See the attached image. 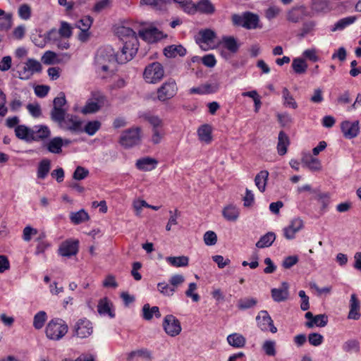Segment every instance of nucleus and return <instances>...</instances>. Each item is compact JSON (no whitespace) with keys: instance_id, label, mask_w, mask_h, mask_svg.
Masks as SVG:
<instances>
[{"instance_id":"f257e3e1","label":"nucleus","mask_w":361,"mask_h":361,"mask_svg":"<svg viewBox=\"0 0 361 361\" xmlns=\"http://www.w3.org/2000/svg\"><path fill=\"white\" fill-rule=\"evenodd\" d=\"M115 52L112 47H106L99 49L94 57V68L103 78L107 74L111 66L116 62Z\"/></svg>"},{"instance_id":"f03ea898","label":"nucleus","mask_w":361,"mask_h":361,"mask_svg":"<svg viewBox=\"0 0 361 361\" xmlns=\"http://www.w3.org/2000/svg\"><path fill=\"white\" fill-rule=\"evenodd\" d=\"M51 121L57 123L58 126L62 130L70 131L72 133L82 132V121L76 115L66 112L59 120Z\"/></svg>"},{"instance_id":"7ed1b4c3","label":"nucleus","mask_w":361,"mask_h":361,"mask_svg":"<svg viewBox=\"0 0 361 361\" xmlns=\"http://www.w3.org/2000/svg\"><path fill=\"white\" fill-rule=\"evenodd\" d=\"M138 39L133 38L132 40L125 41L121 51L115 53L116 62L123 64L132 60L138 50Z\"/></svg>"},{"instance_id":"20e7f679","label":"nucleus","mask_w":361,"mask_h":361,"mask_svg":"<svg viewBox=\"0 0 361 361\" xmlns=\"http://www.w3.org/2000/svg\"><path fill=\"white\" fill-rule=\"evenodd\" d=\"M68 329V325L65 321L59 318H55L48 323L45 332L49 338L59 341L66 335Z\"/></svg>"},{"instance_id":"39448f33","label":"nucleus","mask_w":361,"mask_h":361,"mask_svg":"<svg viewBox=\"0 0 361 361\" xmlns=\"http://www.w3.org/2000/svg\"><path fill=\"white\" fill-rule=\"evenodd\" d=\"M140 128H131L124 130L121 135L119 143L125 148H130L140 142Z\"/></svg>"},{"instance_id":"423d86ee","label":"nucleus","mask_w":361,"mask_h":361,"mask_svg":"<svg viewBox=\"0 0 361 361\" xmlns=\"http://www.w3.org/2000/svg\"><path fill=\"white\" fill-rule=\"evenodd\" d=\"M163 66L158 62H154L147 66L144 71V78L147 82L156 83L164 76Z\"/></svg>"},{"instance_id":"0eeeda50","label":"nucleus","mask_w":361,"mask_h":361,"mask_svg":"<svg viewBox=\"0 0 361 361\" xmlns=\"http://www.w3.org/2000/svg\"><path fill=\"white\" fill-rule=\"evenodd\" d=\"M177 91L176 81L173 79H169L157 89V99L161 102L167 101L173 97Z\"/></svg>"},{"instance_id":"6e6552de","label":"nucleus","mask_w":361,"mask_h":361,"mask_svg":"<svg viewBox=\"0 0 361 361\" xmlns=\"http://www.w3.org/2000/svg\"><path fill=\"white\" fill-rule=\"evenodd\" d=\"M105 97L100 92L92 94V98L87 101L85 105L82 107L81 112L83 114H94L99 111L104 104Z\"/></svg>"},{"instance_id":"1a4fd4ad","label":"nucleus","mask_w":361,"mask_h":361,"mask_svg":"<svg viewBox=\"0 0 361 361\" xmlns=\"http://www.w3.org/2000/svg\"><path fill=\"white\" fill-rule=\"evenodd\" d=\"M42 64L34 59H28L23 70L19 71L18 78L23 80H27L31 78L33 74L41 73Z\"/></svg>"},{"instance_id":"9d476101","label":"nucleus","mask_w":361,"mask_h":361,"mask_svg":"<svg viewBox=\"0 0 361 361\" xmlns=\"http://www.w3.org/2000/svg\"><path fill=\"white\" fill-rule=\"evenodd\" d=\"M307 15L305 6H295L286 11V20L290 23L298 24L302 22Z\"/></svg>"},{"instance_id":"9b49d317","label":"nucleus","mask_w":361,"mask_h":361,"mask_svg":"<svg viewBox=\"0 0 361 361\" xmlns=\"http://www.w3.org/2000/svg\"><path fill=\"white\" fill-rule=\"evenodd\" d=\"M163 327L165 332L171 336L178 335L182 329L180 322L172 314H168L164 317Z\"/></svg>"},{"instance_id":"f8f14e48","label":"nucleus","mask_w":361,"mask_h":361,"mask_svg":"<svg viewBox=\"0 0 361 361\" xmlns=\"http://www.w3.org/2000/svg\"><path fill=\"white\" fill-rule=\"evenodd\" d=\"M66 103L65 94L60 92L59 96L55 97L53 101L54 106L50 111L51 120H59L61 116L66 113V110L63 108Z\"/></svg>"},{"instance_id":"ddd939ff","label":"nucleus","mask_w":361,"mask_h":361,"mask_svg":"<svg viewBox=\"0 0 361 361\" xmlns=\"http://www.w3.org/2000/svg\"><path fill=\"white\" fill-rule=\"evenodd\" d=\"M79 241L77 240H67L63 242L59 249V254L63 257H71L78 252Z\"/></svg>"},{"instance_id":"4468645a","label":"nucleus","mask_w":361,"mask_h":361,"mask_svg":"<svg viewBox=\"0 0 361 361\" xmlns=\"http://www.w3.org/2000/svg\"><path fill=\"white\" fill-rule=\"evenodd\" d=\"M341 129L345 138L353 139L357 137L360 133L359 121H344L341 124Z\"/></svg>"},{"instance_id":"2eb2a0df","label":"nucleus","mask_w":361,"mask_h":361,"mask_svg":"<svg viewBox=\"0 0 361 361\" xmlns=\"http://www.w3.org/2000/svg\"><path fill=\"white\" fill-rule=\"evenodd\" d=\"M75 334L79 338H87L92 333V323L87 319H79L74 326Z\"/></svg>"},{"instance_id":"dca6fc26","label":"nucleus","mask_w":361,"mask_h":361,"mask_svg":"<svg viewBox=\"0 0 361 361\" xmlns=\"http://www.w3.org/2000/svg\"><path fill=\"white\" fill-rule=\"evenodd\" d=\"M32 130L33 133H31L32 141L39 142L43 141L45 142V140H47L51 136V130L47 126L38 125L35 126Z\"/></svg>"},{"instance_id":"f3484780","label":"nucleus","mask_w":361,"mask_h":361,"mask_svg":"<svg viewBox=\"0 0 361 361\" xmlns=\"http://www.w3.org/2000/svg\"><path fill=\"white\" fill-rule=\"evenodd\" d=\"M139 36L148 43H154L163 37V32L156 27L139 31Z\"/></svg>"},{"instance_id":"a211bd4d","label":"nucleus","mask_w":361,"mask_h":361,"mask_svg":"<svg viewBox=\"0 0 361 361\" xmlns=\"http://www.w3.org/2000/svg\"><path fill=\"white\" fill-rule=\"evenodd\" d=\"M303 227V221L300 218H295L290 221V224L283 228L284 237L288 240L295 238V233Z\"/></svg>"},{"instance_id":"6ab92c4d","label":"nucleus","mask_w":361,"mask_h":361,"mask_svg":"<svg viewBox=\"0 0 361 361\" xmlns=\"http://www.w3.org/2000/svg\"><path fill=\"white\" fill-rule=\"evenodd\" d=\"M43 147L52 154H61L63 147V139L61 137H54L44 142Z\"/></svg>"},{"instance_id":"aec40b11","label":"nucleus","mask_w":361,"mask_h":361,"mask_svg":"<svg viewBox=\"0 0 361 361\" xmlns=\"http://www.w3.org/2000/svg\"><path fill=\"white\" fill-rule=\"evenodd\" d=\"M271 293V297L275 302H280L285 301L288 299L289 295L288 283L283 282L281 288H272Z\"/></svg>"},{"instance_id":"412c9836","label":"nucleus","mask_w":361,"mask_h":361,"mask_svg":"<svg viewBox=\"0 0 361 361\" xmlns=\"http://www.w3.org/2000/svg\"><path fill=\"white\" fill-rule=\"evenodd\" d=\"M112 303L108 299V298L104 297L100 299L98 302L97 305V311L100 315H108L110 318L115 317V313L111 310Z\"/></svg>"},{"instance_id":"4be33fe9","label":"nucleus","mask_w":361,"mask_h":361,"mask_svg":"<svg viewBox=\"0 0 361 361\" xmlns=\"http://www.w3.org/2000/svg\"><path fill=\"white\" fill-rule=\"evenodd\" d=\"M164 54L167 58H175L178 56H184L186 54V49L181 44H172L164 49Z\"/></svg>"},{"instance_id":"5701e85b","label":"nucleus","mask_w":361,"mask_h":361,"mask_svg":"<svg viewBox=\"0 0 361 361\" xmlns=\"http://www.w3.org/2000/svg\"><path fill=\"white\" fill-rule=\"evenodd\" d=\"M258 327L263 331H267L269 324L272 322V319L266 310H261L256 317Z\"/></svg>"},{"instance_id":"b1692460","label":"nucleus","mask_w":361,"mask_h":361,"mask_svg":"<svg viewBox=\"0 0 361 361\" xmlns=\"http://www.w3.org/2000/svg\"><path fill=\"white\" fill-rule=\"evenodd\" d=\"M259 19L257 14L247 12L243 18L242 26L246 29H255L258 27Z\"/></svg>"},{"instance_id":"393cba45","label":"nucleus","mask_w":361,"mask_h":361,"mask_svg":"<svg viewBox=\"0 0 361 361\" xmlns=\"http://www.w3.org/2000/svg\"><path fill=\"white\" fill-rule=\"evenodd\" d=\"M157 164L156 159L150 157H144L137 160L136 167L143 171H149L155 169Z\"/></svg>"},{"instance_id":"a878e982","label":"nucleus","mask_w":361,"mask_h":361,"mask_svg":"<svg viewBox=\"0 0 361 361\" xmlns=\"http://www.w3.org/2000/svg\"><path fill=\"white\" fill-rule=\"evenodd\" d=\"M51 169V161L47 158L42 159L37 166V177L44 180L49 174Z\"/></svg>"},{"instance_id":"bb28decb","label":"nucleus","mask_w":361,"mask_h":361,"mask_svg":"<svg viewBox=\"0 0 361 361\" xmlns=\"http://www.w3.org/2000/svg\"><path fill=\"white\" fill-rule=\"evenodd\" d=\"M350 312L348 313V318L350 319L357 320L360 318V314L359 313L360 310V302L356 297L355 294H352L350 300Z\"/></svg>"},{"instance_id":"cd10ccee","label":"nucleus","mask_w":361,"mask_h":361,"mask_svg":"<svg viewBox=\"0 0 361 361\" xmlns=\"http://www.w3.org/2000/svg\"><path fill=\"white\" fill-rule=\"evenodd\" d=\"M302 163L312 171L321 169V163L317 158H314L310 154H305L302 158Z\"/></svg>"},{"instance_id":"c85d7f7f","label":"nucleus","mask_w":361,"mask_h":361,"mask_svg":"<svg viewBox=\"0 0 361 361\" xmlns=\"http://www.w3.org/2000/svg\"><path fill=\"white\" fill-rule=\"evenodd\" d=\"M31 133H33L32 128L27 127L25 125H18L15 128L16 136L26 142H32Z\"/></svg>"},{"instance_id":"c756f323","label":"nucleus","mask_w":361,"mask_h":361,"mask_svg":"<svg viewBox=\"0 0 361 361\" xmlns=\"http://www.w3.org/2000/svg\"><path fill=\"white\" fill-rule=\"evenodd\" d=\"M197 12L206 15H212L216 11L210 0H200L197 3Z\"/></svg>"},{"instance_id":"7c9ffc66","label":"nucleus","mask_w":361,"mask_h":361,"mask_svg":"<svg viewBox=\"0 0 361 361\" xmlns=\"http://www.w3.org/2000/svg\"><path fill=\"white\" fill-rule=\"evenodd\" d=\"M118 37L125 43L126 40H132L133 38L137 39L135 32L128 27L121 26L116 30Z\"/></svg>"},{"instance_id":"2f4dec72","label":"nucleus","mask_w":361,"mask_h":361,"mask_svg":"<svg viewBox=\"0 0 361 361\" xmlns=\"http://www.w3.org/2000/svg\"><path fill=\"white\" fill-rule=\"evenodd\" d=\"M227 341L230 345L236 348H240L245 346L246 339L243 335L233 333L227 336Z\"/></svg>"},{"instance_id":"473e14b6","label":"nucleus","mask_w":361,"mask_h":361,"mask_svg":"<svg viewBox=\"0 0 361 361\" xmlns=\"http://www.w3.org/2000/svg\"><path fill=\"white\" fill-rule=\"evenodd\" d=\"M153 315H154L157 318L161 317L159 308L157 306H153L151 307L148 303L145 304L142 307L143 319L149 321L152 319Z\"/></svg>"},{"instance_id":"72a5a7b5","label":"nucleus","mask_w":361,"mask_h":361,"mask_svg":"<svg viewBox=\"0 0 361 361\" xmlns=\"http://www.w3.org/2000/svg\"><path fill=\"white\" fill-rule=\"evenodd\" d=\"M289 138L283 132L280 131L278 137L277 150L280 155H284L287 152V147L289 145Z\"/></svg>"},{"instance_id":"f704fd0d","label":"nucleus","mask_w":361,"mask_h":361,"mask_svg":"<svg viewBox=\"0 0 361 361\" xmlns=\"http://www.w3.org/2000/svg\"><path fill=\"white\" fill-rule=\"evenodd\" d=\"M356 20V17L355 16H348V17H345V18H343L341 19H340L339 20H338L334 25V26H332L331 27V31L332 32H336V31H338V30H344L346 27L352 25L353 23H354Z\"/></svg>"},{"instance_id":"c9c22d12","label":"nucleus","mask_w":361,"mask_h":361,"mask_svg":"<svg viewBox=\"0 0 361 361\" xmlns=\"http://www.w3.org/2000/svg\"><path fill=\"white\" fill-rule=\"evenodd\" d=\"M276 239V234L274 232H268L262 235L256 243L258 248L270 247Z\"/></svg>"},{"instance_id":"e433bc0d","label":"nucleus","mask_w":361,"mask_h":361,"mask_svg":"<svg viewBox=\"0 0 361 361\" xmlns=\"http://www.w3.org/2000/svg\"><path fill=\"white\" fill-rule=\"evenodd\" d=\"M328 316L325 314H320L314 316L313 320L306 322L305 326L307 328H312L314 326L324 327L328 324Z\"/></svg>"},{"instance_id":"4c0bfd02","label":"nucleus","mask_w":361,"mask_h":361,"mask_svg":"<svg viewBox=\"0 0 361 361\" xmlns=\"http://www.w3.org/2000/svg\"><path fill=\"white\" fill-rule=\"evenodd\" d=\"M268 176H269V172L267 171H261L255 176V185L257 187L259 190L262 192L265 191Z\"/></svg>"},{"instance_id":"58836bf2","label":"nucleus","mask_w":361,"mask_h":361,"mask_svg":"<svg viewBox=\"0 0 361 361\" xmlns=\"http://www.w3.org/2000/svg\"><path fill=\"white\" fill-rule=\"evenodd\" d=\"M222 214L226 220L235 221L239 216V210L235 206L231 204L224 207Z\"/></svg>"},{"instance_id":"ea45409f","label":"nucleus","mask_w":361,"mask_h":361,"mask_svg":"<svg viewBox=\"0 0 361 361\" xmlns=\"http://www.w3.org/2000/svg\"><path fill=\"white\" fill-rule=\"evenodd\" d=\"M199 139L206 143L212 141V128L208 124L201 126L197 130Z\"/></svg>"},{"instance_id":"a19ab883","label":"nucleus","mask_w":361,"mask_h":361,"mask_svg":"<svg viewBox=\"0 0 361 361\" xmlns=\"http://www.w3.org/2000/svg\"><path fill=\"white\" fill-rule=\"evenodd\" d=\"M166 261L174 267H184L188 265L189 258L186 256L167 257Z\"/></svg>"},{"instance_id":"79ce46f5","label":"nucleus","mask_w":361,"mask_h":361,"mask_svg":"<svg viewBox=\"0 0 361 361\" xmlns=\"http://www.w3.org/2000/svg\"><path fill=\"white\" fill-rule=\"evenodd\" d=\"M223 47L231 53L235 54L239 49V44L233 37H224L222 38Z\"/></svg>"},{"instance_id":"37998d69","label":"nucleus","mask_w":361,"mask_h":361,"mask_svg":"<svg viewBox=\"0 0 361 361\" xmlns=\"http://www.w3.org/2000/svg\"><path fill=\"white\" fill-rule=\"evenodd\" d=\"M89 215L84 209H80L76 212H71L70 214V219L74 224H80L89 219Z\"/></svg>"},{"instance_id":"c03bdc74","label":"nucleus","mask_w":361,"mask_h":361,"mask_svg":"<svg viewBox=\"0 0 361 361\" xmlns=\"http://www.w3.org/2000/svg\"><path fill=\"white\" fill-rule=\"evenodd\" d=\"M282 97L283 99V105L286 107L295 109L298 108V104L295 101L290 91L286 87L282 90Z\"/></svg>"},{"instance_id":"a18cd8bd","label":"nucleus","mask_w":361,"mask_h":361,"mask_svg":"<svg viewBox=\"0 0 361 361\" xmlns=\"http://www.w3.org/2000/svg\"><path fill=\"white\" fill-rule=\"evenodd\" d=\"M200 39H197V42L208 43L212 42L216 37V33L211 29L201 30L199 32Z\"/></svg>"},{"instance_id":"49530a36","label":"nucleus","mask_w":361,"mask_h":361,"mask_svg":"<svg viewBox=\"0 0 361 361\" xmlns=\"http://www.w3.org/2000/svg\"><path fill=\"white\" fill-rule=\"evenodd\" d=\"M292 68L297 74L305 73L307 68V64L302 58H295L293 60Z\"/></svg>"},{"instance_id":"de8ad7c7","label":"nucleus","mask_w":361,"mask_h":361,"mask_svg":"<svg viewBox=\"0 0 361 361\" xmlns=\"http://www.w3.org/2000/svg\"><path fill=\"white\" fill-rule=\"evenodd\" d=\"M257 300L253 298H243L238 300L237 307L239 310H245L255 307Z\"/></svg>"},{"instance_id":"09e8293b","label":"nucleus","mask_w":361,"mask_h":361,"mask_svg":"<svg viewBox=\"0 0 361 361\" xmlns=\"http://www.w3.org/2000/svg\"><path fill=\"white\" fill-rule=\"evenodd\" d=\"M101 123L98 121H88L84 128L82 132H85L88 135H94L100 128Z\"/></svg>"},{"instance_id":"8fccbe9b","label":"nucleus","mask_w":361,"mask_h":361,"mask_svg":"<svg viewBox=\"0 0 361 361\" xmlns=\"http://www.w3.org/2000/svg\"><path fill=\"white\" fill-rule=\"evenodd\" d=\"M317 23L314 20H306L302 22V27L300 28V36L304 37L307 35L314 30Z\"/></svg>"},{"instance_id":"3c124183","label":"nucleus","mask_w":361,"mask_h":361,"mask_svg":"<svg viewBox=\"0 0 361 361\" xmlns=\"http://www.w3.org/2000/svg\"><path fill=\"white\" fill-rule=\"evenodd\" d=\"M46 320H47L46 312L44 311H39L34 317L33 326L36 329H40L44 326Z\"/></svg>"},{"instance_id":"603ef678","label":"nucleus","mask_w":361,"mask_h":361,"mask_svg":"<svg viewBox=\"0 0 361 361\" xmlns=\"http://www.w3.org/2000/svg\"><path fill=\"white\" fill-rule=\"evenodd\" d=\"M158 290L165 296H171L176 292L175 288H173L171 283L169 284L166 282H160L157 284Z\"/></svg>"},{"instance_id":"864d4df0","label":"nucleus","mask_w":361,"mask_h":361,"mask_svg":"<svg viewBox=\"0 0 361 361\" xmlns=\"http://www.w3.org/2000/svg\"><path fill=\"white\" fill-rule=\"evenodd\" d=\"M345 352L350 353L353 350L358 352L360 350V343L355 339H351L345 341L342 346Z\"/></svg>"},{"instance_id":"5fc2aeb1","label":"nucleus","mask_w":361,"mask_h":361,"mask_svg":"<svg viewBox=\"0 0 361 361\" xmlns=\"http://www.w3.org/2000/svg\"><path fill=\"white\" fill-rule=\"evenodd\" d=\"M312 8L316 13H325L328 10V4L326 0H314Z\"/></svg>"},{"instance_id":"6e6d98bb","label":"nucleus","mask_w":361,"mask_h":361,"mask_svg":"<svg viewBox=\"0 0 361 361\" xmlns=\"http://www.w3.org/2000/svg\"><path fill=\"white\" fill-rule=\"evenodd\" d=\"M12 26V15L6 13L5 16L0 19V31H7Z\"/></svg>"},{"instance_id":"4d7b16f0","label":"nucleus","mask_w":361,"mask_h":361,"mask_svg":"<svg viewBox=\"0 0 361 361\" xmlns=\"http://www.w3.org/2000/svg\"><path fill=\"white\" fill-rule=\"evenodd\" d=\"M89 174V171L82 167V166H78L73 174V178L75 180H81L85 179Z\"/></svg>"},{"instance_id":"13d9d810","label":"nucleus","mask_w":361,"mask_h":361,"mask_svg":"<svg viewBox=\"0 0 361 361\" xmlns=\"http://www.w3.org/2000/svg\"><path fill=\"white\" fill-rule=\"evenodd\" d=\"M308 341L313 346H319L324 341V337L319 333H311L308 336Z\"/></svg>"},{"instance_id":"bf43d9fd","label":"nucleus","mask_w":361,"mask_h":361,"mask_svg":"<svg viewBox=\"0 0 361 361\" xmlns=\"http://www.w3.org/2000/svg\"><path fill=\"white\" fill-rule=\"evenodd\" d=\"M204 94L216 93L219 90V83L214 82L212 83H204L202 85Z\"/></svg>"},{"instance_id":"052dcab7","label":"nucleus","mask_w":361,"mask_h":361,"mask_svg":"<svg viewBox=\"0 0 361 361\" xmlns=\"http://www.w3.org/2000/svg\"><path fill=\"white\" fill-rule=\"evenodd\" d=\"M61 37L69 38L72 35V28L70 25L66 22H61V27L58 30Z\"/></svg>"},{"instance_id":"680f3d73","label":"nucleus","mask_w":361,"mask_h":361,"mask_svg":"<svg viewBox=\"0 0 361 361\" xmlns=\"http://www.w3.org/2000/svg\"><path fill=\"white\" fill-rule=\"evenodd\" d=\"M281 11V8L279 7L276 6H269L265 11V17L269 20H271L276 18L279 15Z\"/></svg>"},{"instance_id":"e2e57ef3","label":"nucleus","mask_w":361,"mask_h":361,"mask_svg":"<svg viewBox=\"0 0 361 361\" xmlns=\"http://www.w3.org/2000/svg\"><path fill=\"white\" fill-rule=\"evenodd\" d=\"M204 241L208 246L214 245L217 242L216 234L212 231H207L204 235Z\"/></svg>"},{"instance_id":"0e129e2a","label":"nucleus","mask_w":361,"mask_h":361,"mask_svg":"<svg viewBox=\"0 0 361 361\" xmlns=\"http://www.w3.org/2000/svg\"><path fill=\"white\" fill-rule=\"evenodd\" d=\"M262 349L269 356L276 355L275 342L273 341H266L262 345Z\"/></svg>"},{"instance_id":"69168bd1","label":"nucleus","mask_w":361,"mask_h":361,"mask_svg":"<svg viewBox=\"0 0 361 361\" xmlns=\"http://www.w3.org/2000/svg\"><path fill=\"white\" fill-rule=\"evenodd\" d=\"M18 16L23 20H28L31 16V8L27 4H23L18 8Z\"/></svg>"},{"instance_id":"338daca9","label":"nucleus","mask_w":361,"mask_h":361,"mask_svg":"<svg viewBox=\"0 0 361 361\" xmlns=\"http://www.w3.org/2000/svg\"><path fill=\"white\" fill-rule=\"evenodd\" d=\"M316 200L322 204L321 209L325 211L329 204V196L327 193H319L316 196Z\"/></svg>"},{"instance_id":"774afa93","label":"nucleus","mask_w":361,"mask_h":361,"mask_svg":"<svg viewBox=\"0 0 361 361\" xmlns=\"http://www.w3.org/2000/svg\"><path fill=\"white\" fill-rule=\"evenodd\" d=\"M92 21L93 20L90 16H85L78 21V27L80 30H85L88 31L92 24Z\"/></svg>"}]
</instances>
